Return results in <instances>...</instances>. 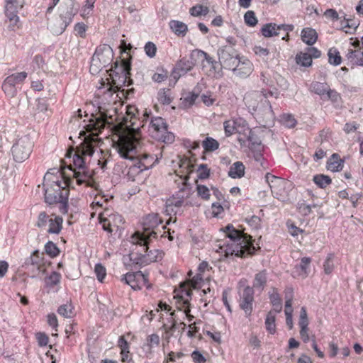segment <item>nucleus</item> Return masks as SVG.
Returning <instances> with one entry per match:
<instances>
[{"mask_svg": "<svg viewBox=\"0 0 363 363\" xmlns=\"http://www.w3.org/2000/svg\"><path fill=\"white\" fill-rule=\"evenodd\" d=\"M137 112L134 106L126 107V115L114 126L113 147L121 157L133 162L130 168L131 171L138 169L143 172L152 167L157 159L153 155L141 151V133L139 125H136Z\"/></svg>", "mask_w": 363, "mask_h": 363, "instance_id": "nucleus-1", "label": "nucleus"}, {"mask_svg": "<svg viewBox=\"0 0 363 363\" xmlns=\"http://www.w3.org/2000/svg\"><path fill=\"white\" fill-rule=\"evenodd\" d=\"M77 154L76 150L73 155V164L67 166L72 177L66 173L65 167H62L61 169H50L43 178L45 201L49 205L60 203V210L62 213H67L69 188H74V182L77 185L84 184L86 186H90L92 182L91 175L87 169V164L91 159H88L83 169H81L74 164Z\"/></svg>", "mask_w": 363, "mask_h": 363, "instance_id": "nucleus-2", "label": "nucleus"}, {"mask_svg": "<svg viewBox=\"0 0 363 363\" xmlns=\"http://www.w3.org/2000/svg\"><path fill=\"white\" fill-rule=\"evenodd\" d=\"M99 116H93L89 119V123L84 125L86 131L89 133V135L85 136L83 142L77 147V154L74 157V164L81 169H83L88 159H91L99 143L98 135L106 124L112 125L118 120L116 108L105 109L99 107Z\"/></svg>", "mask_w": 363, "mask_h": 363, "instance_id": "nucleus-3", "label": "nucleus"}, {"mask_svg": "<svg viewBox=\"0 0 363 363\" xmlns=\"http://www.w3.org/2000/svg\"><path fill=\"white\" fill-rule=\"evenodd\" d=\"M225 232L228 240L218 241L216 250L223 257L235 256L245 258L259 249L258 244L257 246L254 245L252 236L235 229L232 225L226 226Z\"/></svg>", "mask_w": 363, "mask_h": 363, "instance_id": "nucleus-4", "label": "nucleus"}, {"mask_svg": "<svg viewBox=\"0 0 363 363\" xmlns=\"http://www.w3.org/2000/svg\"><path fill=\"white\" fill-rule=\"evenodd\" d=\"M209 264L207 262H201L198 267V273L191 279H189L179 284V286L174 290V304L180 310H184L186 315L191 321L194 315L191 313V301L192 298V289L201 286L203 280V273L208 270Z\"/></svg>", "mask_w": 363, "mask_h": 363, "instance_id": "nucleus-5", "label": "nucleus"}, {"mask_svg": "<svg viewBox=\"0 0 363 363\" xmlns=\"http://www.w3.org/2000/svg\"><path fill=\"white\" fill-rule=\"evenodd\" d=\"M151 239H146L145 237L140 233L135 232L130 238V242L139 247L140 250H138V253H131L130 260L140 267H143L150 264L152 262H155L161 260L164 256V252L158 249H151L150 247V242Z\"/></svg>", "mask_w": 363, "mask_h": 363, "instance_id": "nucleus-6", "label": "nucleus"}, {"mask_svg": "<svg viewBox=\"0 0 363 363\" xmlns=\"http://www.w3.org/2000/svg\"><path fill=\"white\" fill-rule=\"evenodd\" d=\"M107 199H104L102 196H97L94 198L91 207L93 210L103 208V211L99 213V223L102 225L104 230L112 233L113 231L112 227L116 225L114 223L116 220L118 219L120 221H122V218L121 216L113 213L111 209L106 206L104 207V204L107 205Z\"/></svg>", "mask_w": 363, "mask_h": 363, "instance_id": "nucleus-7", "label": "nucleus"}, {"mask_svg": "<svg viewBox=\"0 0 363 363\" xmlns=\"http://www.w3.org/2000/svg\"><path fill=\"white\" fill-rule=\"evenodd\" d=\"M63 218L55 213H48L46 211L39 213L35 222V226L45 230L49 234L59 235L62 229Z\"/></svg>", "mask_w": 363, "mask_h": 363, "instance_id": "nucleus-8", "label": "nucleus"}, {"mask_svg": "<svg viewBox=\"0 0 363 363\" xmlns=\"http://www.w3.org/2000/svg\"><path fill=\"white\" fill-rule=\"evenodd\" d=\"M148 131L151 137L157 141L164 143H172L174 141V135L168 130V125L162 117L151 118Z\"/></svg>", "mask_w": 363, "mask_h": 363, "instance_id": "nucleus-9", "label": "nucleus"}, {"mask_svg": "<svg viewBox=\"0 0 363 363\" xmlns=\"http://www.w3.org/2000/svg\"><path fill=\"white\" fill-rule=\"evenodd\" d=\"M113 58V52L110 45L103 44L99 45L92 57L90 72L94 74L109 65Z\"/></svg>", "mask_w": 363, "mask_h": 363, "instance_id": "nucleus-10", "label": "nucleus"}, {"mask_svg": "<svg viewBox=\"0 0 363 363\" xmlns=\"http://www.w3.org/2000/svg\"><path fill=\"white\" fill-rule=\"evenodd\" d=\"M34 147V141L29 135L19 138L11 147L13 159L15 162L21 163L28 160Z\"/></svg>", "mask_w": 363, "mask_h": 363, "instance_id": "nucleus-11", "label": "nucleus"}, {"mask_svg": "<svg viewBox=\"0 0 363 363\" xmlns=\"http://www.w3.org/2000/svg\"><path fill=\"white\" fill-rule=\"evenodd\" d=\"M27 77L26 72H16L6 77L1 85V89L6 96L11 99L14 98L18 94L16 86L22 84Z\"/></svg>", "mask_w": 363, "mask_h": 363, "instance_id": "nucleus-12", "label": "nucleus"}, {"mask_svg": "<svg viewBox=\"0 0 363 363\" xmlns=\"http://www.w3.org/2000/svg\"><path fill=\"white\" fill-rule=\"evenodd\" d=\"M130 65L125 60H122L118 65L117 62L114 63V67H111L110 69V77L112 79V83L115 85L116 88L121 86V84H125L128 75L130 74Z\"/></svg>", "mask_w": 363, "mask_h": 363, "instance_id": "nucleus-13", "label": "nucleus"}, {"mask_svg": "<svg viewBox=\"0 0 363 363\" xmlns=\"http://www.w3.org/2000/svg\"><path fill=\"white\" fill-rule=\"evenodd\" d=\"M121 281L129 285L134 290H140L143 287H150L147 274L141 271L128 272L121 278Z\"/></svg>", "mask_w": 363, "mask_h": 363, "instance_id": "nucleus-14", "label": "nucleus"}, {"mask_svg": "<svg viewBox=\"0 0 363 363\" xmlns=\"http://www.w3.org/2000/svg\"><path fill=\"white\" fill-rule=\"evenodd\" d=\"M180 183L182 186L179 187V190L173 195L171 200V204L177 207L182 206L184 203H186V205H195V203H193L191 201H186L191 194V188L188 184V178H182Z\"/></svg>", "mask_w": 363, "mask_h": 363, "instance_id": "nucleus-15", "label": "nucleus"}, {"mask_svg": "<svg viewBox=\"0 0 363 363\" xmlns=\"http://www.w3.org/2000/svg\"><path fill=\"white\" fill-rule=\"evenodd\" d=\"M162 224V220L157 214L147 215L143 223V231L140 232L146 239L155 238L157 235V228Z\"/></svg>", "mask_w": 363, "mask_h": 363, "instance_id": "nucleus-16", "label": "nucleus"}, {"mask_svg": "<svg viewBox=\"0 0 363 363\" xmlns=\"http://www.w3.org/2000/svg\"><path fill=\"white\" fill-rule=\"evenodd\" d=\"M218 57L224 68L232 69L239 61L240 58L234 48L225 46L218 52Z\"/></svg>", "mask_w": 363, "mask_h": 363, "instance_id": "nucleus-17", "label": "nucleus"}, {"mask_svg": "<svg viewBox=\"0 0 363 363\" xmlns=\"http://www.w3.org/2000/svg\"><path fill=\"white\" fill-rule=\"evenodd\" d=\"M254 290L247 286L245 287L239 299V306L244 311L246 317L251 315L253 311Z\"/></svg>", "mask_w": 363, "mask_h": 363, "instance_id": "nucleus-18", "label": "nucleus"}, {"mask_svg": "<svg viewBox=\"0 0 363 363\" xmlns=\"http://www.w3.org/2000/svg\"><path fill=\"white\" fill-rule=\"evenodd\" d=\"M266 182L270 186L272 193L279 198L284 196L286 193V182L279 177H276L270 173H267L265 175Z\"/></svg>", "mask_w": 363, "mask_h": 363, "instance_id": "nucleus-19", "label": "nucleus"}, {"mask_svg": "<svg viewBox=\"0 0 363 363\" xmlns=\"http://www.w3.org/2000/svg\"><path fill=\"white\" fill-rule=\"evenodd\" d=\"M291 32L294 30V26L291 24L277 25L275 23H267L261 29L262 34L266 38L277 36L280 30Z\"/></svg>", "mask_w": 363, "mask_h": 363, "instance_id": "nucleus-20", "label": "nucleus"}, {"mask_svg": "<svg viewBox=\"0 0 363 363\" xmlns=\"http://www.w3.org/2000/svg\"><path fill=\"white\" fill-rule=\"evenodd\" d=\"M308 324L309 321L308 318L307 311L306 307L303 306L300 311L298 325L300 328L301 338L305 343H307L310 340Z\"/></svg>", "mask_w": 363, "mask_h": 363, "instance_id": "nucleus-21", "label": "nucleus"}, {"mask_svg": "<svg viewBox=\"0 0 363 363\" xmlns=\"http://www.w3.org/2000/svg\"><path fill=\"white\" fill-rule=\"evenodd\" d=\"M236 133L239 135L238 141L240 144L246 141H251L252 139V132L249 127L247 121L242 118H238Z\"/></svg>", "mask_w": 363, "mask_h": 363, "instance_id": "nucleus-22", "label": "nucleus"}, {"mask_svg": "<svg viewBox=\"0 0 363 363\" xmlns=\"http://www.w3.org/2000/svg\"><path fill=\"white\" fill-rule=\"evenodd\" d=\"M117 346L120 349L121 361L123 363H133L132 354L130 353V343L124 335L119 337Z\"/></svg>", "mask_w": 363, "mask_h": 363, "instance_id": "nucleus-23", "label": "nucleus"}, {"mask_svg": "<svg viewBox=\"0 0 363 363\" xmlns=\"http://www.w3.org/2000/svg\"><path fill=\"white\" fill-rule=\"evenodd\" d=\"M235 75L240 78H246L251 74L253 71V64L247 59L241 60L240 59L232 69Z\"/></svg>", "mask_w": 363, "mask_h": 363, "instance_id": "nucleus-24", "label": "nucleus"}, {"mask_svg": "<svg viewBox=\"0 0 363 363\" xmlns=\"http://www.w3.org/2000/svg\"><path fill=\"white\" fill-rule=\"evenodd\" d=\"M191 57L199 60L203 69L208 66L210 67V72H211V69L213 72L215 71L217 62L207 52L201 50H194L191 54Z\"/></svg>", "mask_w": 363, "mask_h": 363, "instance_id": "nucleus-25", "label": "nucleus"}, {"mask_svg": "<svg viewBox=\"0 0 363 363\" xmlns=\"http://www.w3.org/2000/svg\"><path fill=\"white\" fill-rule=\"evenodd\" d=\"M311 258L304 257L301 259L300 263L295 266L293 272L294 277L306 278L309 274V267L311 263Z\"/></svg>", "mask_w": 363, "mask_h": 363, "instance_id": "nucleus-26", "label": "nucleus"}, {"mask_svg": "<svg viewBox=\"0 0 363 363\" xmlns=\"http://www.w3.org/2000/svg\"><path fill=\"white\" fill-rule=\"evenodd\" d=\"M195 160V159L188 158L186 157L180 160L179 172L182 174L179 177V180H182V178L184 177H186L188 179H189V174L194 170Z\"/></svg>", "mask_w": 363, "mask_h": 363, "instance_id": "nucleus-27", "label": "nucleus"}, {"mask_svg": "<svg viewBox=\"0 0 363 363\" xmlns=\"http://www.w3.org/2000/svg\"><path fill=\"white\" fill-rule=\"evenodd\" d=\"M345 57L350 65L363 66L362 49H348V52Z\"/></svg>", "mask_w": 363, "mask_h": 363, "instance_id": "nucleus-28", "label": "nucleus"}, {"mask_svg": "<svg viewBox=\"0 0 363 363\" xmlns=\"http://www.w3.org/2000/svg\"><path fill=\"white\" fill-rule=\"evenodd\" d=\"M344 160L337 153H333L327 162V169L333 172H340L344 167Z\"/></svg>", "mask_w": 363, "mask_h": 363, "instance_id": "nucleus-29", "label": "nucleus"}, {"mask_svg": "<svg viewBox=\"0 0 363 363\" xmlns=\"http://www.w3.org/2000/svg\"><path fill=\"white\" fill-rule=\"evenodd\" d=\"M264 150V147L261 143H253L250 147V151L255 160L259 162L264 169H267V165L263 156Z\"/></svg>", "mask_w": 363, "mask_h": 363, "instance_id": "nucleus-30", "label": "nucleus"}, {"mask_svg": "<svg viewBox=\"0 0 363 363\" xmlns=\"http://www.w3.org/2000/svg\"><path fill=\"white\" fill-rule=\"evenodd\" d=\"M176 308L177 309V312L176 311H173L170 313L169 315V323H172V324H174L175 326H181L182 327V330H184L186 327V323L183 321V320L184 319V318H187V316L186 315L184 310H180L179 308H177L176 307Z\"/></svg>", "mask_w": 363, "mask_h": 363, "instance_id": "nucleus-31", "label": "nucleus"}, {"mask_svg": "<svg viewBox=\"0 0 363 363\" xmlns=\"http://www.w3.org/2000/svg\"><path fill=\"white\" fill-rule=\"evenodd\" d=\"M301 38L303 43L308 45L315 44L318 39L316 30L312 28H304L301 33Z\"/></svg>", "mask_w": 363, "mask_h": 363, "instance_id": "nucleus-32", "label": "nucleus"}, {"mask_svg": "<svg viewBox=\"0 0 363 363\" xmlns=\"http://www.w3.org/2000/svg\"><path fill=\"white\" fill-rule=\"evenodd\" d=\"M269 298L274 311L276 312H280L282 309V300L277 288L272 287L270 289L269 291Z\"/></svg>", "mask_w": 363, "mask_h": 363, "instance_id": "nucleus-33", "label": "nucleus"}, {"mask_svg": "<svg viewBox=\"0 0 363 363\" xmlns=\"http://www.w3.org/2000/svg\"><path fill=\"white\" fill-rule=\"evenodd\" d=\"M245 167L242 162H234L229 169L228 176L233 179H240L244 177Z\"/></svg>", "mask_w": 363, "mask_h": 363, "instance_id": "nucleus-34", "label": "nucleus"}, {"mask_svg": "<svg viewBox=\"0 0 363 363\" xmlns=\"http://www.w3.org/2000/svg\"><path fill=\"white\" fill-rule=\"evenodd\" d=\"M169 25L172 31L177 36L184 37L188 32L187 25L182 21L177 20H171L169 23Z\"/></svg>", "mask_w": 363, "mask_h": 363, "instance_id": "nucleus-35", "label": "nucleus"}, {"mask_svg": "<svg viewBox=\"0 0 363 363\" xmlns=\"http://www.w3.org/2000/svg\"><path fill=\"white\" fill-rule=\"evenodd\" d=\"M77 13V9L74 7V3H71L67 7V10L60 14V17L63 21L64 29H65L73 21L74 16Z\"/></svg>", "mask_w": 363, "mask_h": 363, "instance_id": "nucleus-36", "label": "nucleus"}, {"mask_svg": "<svg viewBox=\"0 0 363 363\" xmlns=\"http://www.w3.org/2000/svg\"><path fill=\"white\" fill-rule=\"evenodd\" d=\"M267 282V273L266 270L259 272L255 275L252 288L263 290Z\"/></svg>", "mask_w": 363, "mask_h": 363, "instance_id": "nucleus-37", "label": "nucleus"}, {"mask_svg": "<svg viewBox=\"0 0 363 363\" xmlns=\"http://www.w3.org/2000/svg\"><path fill=\"white\" fill-rule=\"evenodd\" d=\"M157 99L158 101L163 105H169L173 100V96L170 89H161L157 93Z\"/></svg>", "mask_w": 363, "mask_h": 363, "instance_id": "nucleus-38", "label": "nucleus"}, {"mask_svg": "<svg viewBox=\"0 0 363 363\" xmlns=\"http://www.w3.org/2000/svg\"><path fill=\"white\" fill-rule=\"evenodd\" d=\"M276 315L272 311H269L266 316L264 325L267 331L271 334H275L276 328Z\"/></svg>", "mask_w": 363, "mask_h": 363, "instance_id": "nucleus-39", "label": "nucleus"}, {"mask_svg": "<svg viewBox=\"0 0 363 363\" xmlns=\"http://www.w3.org/2000/svg\"><path fill=\"white\" fill-rule=\"evenodd\" d=\"M160 337L157 334H152L146 337V343L144 345L143 348H147V353L152 354V348L160 345Z\"/></svg>", "mask_w": 363, "mask_h": 363, "instance_id": "nucleus-40", "label": "nucleus"}, {"mask_svg": "<svg viewBox=\"0 0 363 363\" xmlns=\"http://www.w3.org/2000/svg\"><path fill=\"white\" fill-rule=\"evenodd\" d=\"M193 319H194V318ZM187 320L189 322V324L188 325L189 330L186 334L187 336L189 338L198 337L199 340H201L202 338L201 335L199 334V335H197V333H199V328L197 327V325L201 323V320H198L196 321H193L194 320H192L190 321L188 318Z\"/></svg>", "mask_w": 363, "mask_h": 363, "instance_id": "nucleus-41", "label": "nucleus"}, {"mask_svg": "<svg viewBox=\"0 0 363 363\" xmlns=\"http://www.w3.org/2000/svg\"><path fill=\"white\" fill-rule=\"evenodd\" d=\"M42 263V257L40 256L38 250H35L33 252L30 257L26 260V265H31L36 269L37 271L40 270Z\"/></svg>", "mask_w": 363, "mask_h": 363, "instance_id": "nucleus-42", "label": "nucleus"}, {"mask_svg": "<svg viewBox=\"0 0 363 363\" xmlns=\"http://www.w3.org/2000/svg\"><path fill=\"white\" fill-rule=\"evenodd\" d=\"M219 143L211 137H206L202 142L205 152H213L219 148Z\"/></svg>", "mask_w": 363, "mask_h": 363, "instance_id": "nucleus-43", "label": "nucleus"}, {"mask_svg": "<svg viewBox=\"0 0 363 363\" xmlns=\"http://www.w3.org/2000/svg\"><path fill=\"white\" fill-rule=\"evenodd\" d=\"M6 16L9 19V29L15 31L21 28L20 18L17 13H5Z\"/></svg>", "mask_w": 363, "mask_h": 363, "instance_id": "nucleus-44", "label": "nucleus"}, {"mask_svg": "<svg viewBox=\"0 0 363 363\" xmlns=\"http://www.w3.org/2000/svg\"><path fill=\"white\" fill-rule=\"evenodd\" d=\"M238 118L235 119H230L223 123L225 135L227 137L231 136L236 133Z\"/></svg>", "mask_w": 363, "mask_h": 363, "instance_id": "nucleus-45", "label": "nucleus"}, {"mask_svg": "<svg viewBox=\"0 0 363 363\" xmlns=\"http://www.w3.org/2000/svg\"><path fill=\"white\" fill-rule=\"evenodd\" d=\"M313 182L321 189L326 188L332 183V179L329 176L325 174H316L313 177Z\"/></svg>", "mask_w": 363, "mask_h": 363, "instance_id": "nucleus-46", "label": "nucleus"}, {"mask_svg": "<svg viewBox=\"0 0 363 363\" xmlns=\"http://www.w3.org/2000/svg\"><path fill=\"white\" fill-rule=\"evenodd\" d=\"M328 88L329 86L326 83L314 82L311 84V91L320 95V96H324L325 95L326 91H328Z\"/></svg>", "mask_w": 363, "mask_h": 363, "instance_id": "nucleus-47", "label": "nucleus"}, {"mask_svg": "<svg viewBox=\"0 0 363 363\" xmlns=\"http://www.w3.org/2000/svg\"><path fill=\"white\" fill-rule=\"evenodd\" d=\"M335 254L329 253L323 262V271L325 274H330L335 269Z\"/></svg>", "mask_w": 363, "mask_h": 363, "instance_id": "nucleus-48", "label": "nucleus"}, {"mask_svg": "<svg viewBox=\"0 0 363 363\" xmlns=\"http://www.w3.org/2000/svg\"><path fill=\"white\" fill-rule=\"evenodd\" d=\"M328 62L333 65H339L342 62V57L340 52L335 48H331L328 50Z\"/></svg>", "mask_w": 363, "mask_h": 363, "instance_id": "nucleus-49", "label": "nucleus"}, {"mask_svg": "<svg viewBox=\"0 0 363 363\" xmlns=\"http://www.w3.org/2000/svg\"><path fill=\"white\" fill-rule=\"evenodd\" d=\"M44 250L50 258L57 257L60 253V248L52 241H48L45 245Z\"/></svg>", "mask_w": 363, "mask_h": 363, "instance_id": "nucleus-50", "label": "nucleus"}, {"mask_svg": "<svg viewBox=\"0 0 363 363\" xmlns=\"http://www.w3.org/2000/svg\"><path fill=\"white\" fill-rule=\"evenodd\" d=\"M296 61L298 65L303 67H309L312 64L311 55L306 52H300L296 56Z\"/></svg>", "mask_w": 363, "mask_h": 363, "instance_id": "nucleus-51", "label": "nucleus"}, {"mask_svg": "<svg viewBox=\"0 0 363 363\" xmlns=\"http://www.w3.org/2000/svg\"><path fill=\"white\" fill-rule=\"evenodd\" d=\"M57 313L65 318H71L74 313V306L71 302H67L58 308Z\"/></svg>", "mask_w": 363, "mask_h": 363, "instance_id": "nucleus-52", "label": "nucleus"}, {"mask_svg": "<svg viewBox=\"0 0 363 363\" xmlns=\"http://www.w3.org/2000/svg\"><path fill=\"white\" fill-rule=\"evenodd\" d=\"M194 63L186 57H183L177 63V68L184 72L186 73L187 72L192 69V68L194 67Z\"/></svg>", "mask_w": 363, "mask_h": 363, "instance_id": "nucleus-53", "label": "nucleus"}, {"mask_svg": "<svg viewBox=\"0 0 363 363\" xmlns=\"http://www.w3.org/2000/svg\"><path fill=\"white\" fill-rule=\"evenodd\" d=\"M208 11L209 9L207 6L201 4L194 6L189 10L190 14L195 17L206 16L208 14Z\"/></svg>", "mask_w": 363, "mask_h": 363, "instance_id": "nucleus-54", "label": "nucleus"}, {"mask_svg": "<svg viewBox=\"0 0 363 363\" xmlns=\"http://www.w3.org/2000/svg\"><path fill=\"white\" fill-rule=\"evenodd\" d=\"M196 192H197L198 196L203 201H208L211 198V191L205 185L197 184L196 185Z\"/></svg>", "mask_w": 363, "mask_h": 363, "instance_id": "nucleus-55", "label": "nucleus"}, {"mask_svg": "<svg viewBox=\"0 0 363 363\" xmlns=\"http://www.w3.org/2000/svg\"><path fill=\"white\" fill-rule=\"evenodd\" d=\"M320 207L318 204H307L305 201L298 203V209L303 216H308L312 212V208Z\"/></svg>", "mask_w": 363, "mask_h": 363, "instance_id": "nucleus-56", "label": "nucleus"}, {"mask_svg": "<svg viewBox=\"0 0 363 363\" xmlns=\"http://www.w3.org/2000/svg\"><path fill=\"white\" fill-rule=\"evenodd\" d=\"M281 123L287 128H291L296 125V120L291 114L284 113L281 116Z\"/></svg>", "mask_w": 363, "mask_h": 363, "instance_id": "nucleus-57", "label": "nucleus"}, {"mask_svg": "<svg viewBox=\"0 0 363 363\" xmlns=\"http://www.w3.org/2000/svg\"><path fill=\"white\" fill-rule=\"evenodd\" d=\"M94 272L96 275V278L101 283L104 282V279L106 277V269L104 266L101 264H96L94 267Z\"/></svg>", "mask_w": 363, "mask_h": 363, "instance_id": "nucleus-58", "label": "nucleus"}, {"mask_svg": "<svg viewBox=\"0 0 363 363\" xmlns=\"http://www.w3.org/2000/svg\"><path fill=\"white\" fill-rule=\"evenodd\" d=\"M157 50V48L156 45L151 41L146 43L144 46V51L145 54L150 58H153L156 56Z\"/></svg>", "mask_w": 363, "mask_h": 363, "instance_id": "nucleus-59", "label": "nucleus"}, {"mask_svg": "<svg viewBox=\"0 0 363 363\" xmlns=\"http://www.w3.org/2000/svg\"><path fill=\"white\" fill-rule=\"evenodd\" d=\"M244 20L245 23L249 26H255L258 22L255 13L252 11H247L245 13Z\"/></svg>", "mask_w": 363, "mask_h": 363, "instance_id": "nucleus-60", "label": "nucleus"}, {"mask_svg": "<svg viewBox=\"0 0 363 363\" xmlns=\"http://www.w3.org/2000/svg\"><path fill=\"white\" fill-rule=\"evenodd\" d=\"M88 26L81 22L75 24L74 27V31L76 35L79 36L82 38H84L86 37V32L87 30Z\"/></svg>", "mask_w": 363, "mask_h": 363, "instance_id": "nucleus-61", "label": "nucleus"}, {"mask_svg": "<svg viewBox=\"0 0 363 363\" xmlns=\"http://www.w3.org/2000/svg\"><path fill=\"white\" fill-rule=\"evenodd\" d=\"M196 172L198 178L200 179H206L210 176V169L205 164H200Z\"/></svg>", "mask_w": 363, "mask_h": 363, "instance_id": "nucleus-62", "label": "nucleus"}, {"mask_svg": "<svg viewBox=\"0 0 363 363\" xmlns=\"http://www.w3.org/2000/svg\"><path fill=\"white\" fill-rule=\"evenodd\" d=\"M4 13H18V4L17 0H5Z\"/></svg>", "mask_w": 363, "mask_h": 363, "instance_id": "nucleus-63", "label": "nucleus"}, {"mask_svg": "<svg viewBox=\"0 0 363 363\" xmlns=\"http://www.w3.org/2000/svg\"><path fill=\"white\" fill-rule=\"evenodd\" d=\"M253 50L257 56H259L262 60L267 61L268 60V56L269 55V50L267 48H262L261 46H255Z\"/></svg>", "mask_w": 363, "mask_h": 363, "instance_id": "nucleus-64", "label": "nucleus"}]
</instances>
